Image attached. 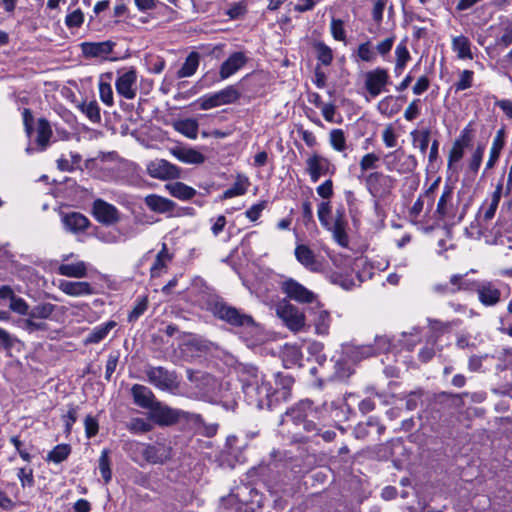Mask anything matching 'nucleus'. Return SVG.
Segmentation results:
<instances>
[{"instance_id":"f257e3e1","label":"nucleus","mask_w":512,"mask_h":512,"mask_svg":"<svg viewBox=\"0 0 512 512\" xmlns=\"http://www.w3.org/2000/svg\"><path fill=\"white\" fill-rule=\"evenodd\" d=\"M242 389L249 405L258 409L272 408L276 403L271 383L257 368L247 367L241 373Z\"/></svg>"},{"instance_id":"f03ea898","label":"nucleus","mask_w":512,"mask_h":512,"mask_svg":"<svg viewBox=\"0 0 512 512\" xmlns=\"http://www.w3.org/2000/svg\"><path fill=\"white\" fill-rule=\"evenodd\" d=\"M208 309L218 319L235 327H252L255 321L252 316L241 312L221 298H213L208 303Z\"/></svg>"},{"instance_id":"7ed1b4c3","label":"nucleus","mask_w":512,"mask_h":512,"mask_svg":"<svg viewBox=\"0 0 512 512\" xmlns=\"http://www.w3.org/2000/svg\"><path fill=\"white\" fill-rule=\"evenodd\" d=\"M317 411L313 408L312 402L308 399L301 400L295 406L286 411L282 416L281 423H292L295 426H302L303 430L307 432L317 431V426L314 422Z\"/></svg>"},{"instance_id":"20e7f679","label":"nucleus","mask_w":512,"mask_h":512,"mask_svg":"<svg viewBox=\"0 0 512 512\" xmlns=\"http://www.w3.org/2000/svg\"><path fill=\"white\" fill-rule=\"evenodd\" d=\"M275 312L291 331H300L305 325L304 313L286 299H282L276 304Z\"/></svg>"},{"instance_id":"39448f33","label":"nucleus","mask_w":512,"mask_h":512,"mask_svg":"<svg viewBox=\"0 0 512 512\" xmlns=\"http://www.w3.org/2000/svg\"><path fill=\"white\" fill-rule=\"evenodd\" d=\"M240 98V92L233 85L215 93L206 94L196 100L202 110H209L223 105L235 103Z\"/></svg>"},{"instance_id":"423d86ee","label":"nucleus","mask_w":512,"mask_h":512,"mask_svg":"<svg viewBox=\"0 0 512 512\" xmlns=\"http://www.w3.org/2000/svg\"><path fill=\"white\" fill-rule=\"evenodd\" d=\"M145 374L150 384L162 391H173L178 388V378L175 372L164 367H147Z\"/></svg>"},{"instance_id":"0eeeda50","label":"nucleus","mask_w":512,"mask_h":512,"mask_svg":"<svg viewBox=\"0 0 512 512\" xmlns=\"http://www.w3.org/2000/svg\"><path fill=\"white\" fill-rule=\"evenodd\" d=\"M281 291L291 300L301 304L313 303L317 296L293 278H286L280 283Z\"/></svg>"},{"instance_id":"6e6552de","label":"nucleus","mask_w":512,"mask_h":512,"mask_svg":"<svg viewBox=\"0 0 512 512\" xmlns=\"http://www.w3.org/2000/svg\"><path fill=\"white\" fill-rule=\"evenodd\" d=\"M137 72L136 69L130 67L127 70L118 71L115 81V88L119 96L132 100L137 95Z\"/></svg>"},{"instance_id":"1a4fd4ad","label":"nucleus","mask_w":512,"mask_h":512,"mask_svg":"<svg viewBox=\"0 0 512 512\" xmlns=\"http://www.w3.org/2000/svg\"><path fill=\"white\" fill-rule=\"evenodd\" d=\"M92 215L103 225H114L121 220V213L118 208L101 198L93 201Z\"/></svg>"},{"instance_id":"9d476101","label":"nucleus","mask_w":512,"mask_h":512,"mask_svg":"<svg viewBox=\"0 0 512 512\" xmlns=\"http://www.w3.org/2000/svg\"><path fill=\"white\" fill-rule=\"evenodd\" d=\"M181 415L182 411L156 401L149 410L148 418L159 426H170L175 424Z\"/></svg>"},{"instance_id":"9b49d317","label":"nucleus","mask_w":512,"mask_h":512,"mask_svg":"<svg viewBox=\"0 0 512 512\" xmlns=\"http://www.w3.org/2000/svg\"><path fill=\"white\" fill-rule=\"evenodd\" d=\"M364 78L365 89L372 98L384 91L390 79L388 71L381 67L366 72Z\"/></svg>"},{"instance_id":"f8f14e48","label":"nucleus","mask_w":512,"mask_h":512,"mask_svg":"<svg viewBox=\"0 0 512 512\" xmlns=\"http://www.w3.org/2000/svg\"><path fill=\"white\" fill-rule=\"evenodd\" d=\"M146 170L149 176L159 180L176 179L180 175L179 168L164 159L150 161Z\"/></svg>"},{"instance_id":"ddd939ff","label":"nucleus","mask_w":512,"mask_h":512,"mask_svg":"<svg viewBox=\"0 0 512 512\" xmlns=\"http://www.w3.org/2000/svg\"><path fill=\"white\" fill-rule=\"evenodd\" d=\"M365 185L373 197H383L392 187V178L382 172H372L365 177Z\"/></svg>"},{"instance_id":"4468645a","label":"nucleus","mask_w":512,"mask_h":512,"mask_svg":"<svg viewBox=\"0 0 512 512\" xmlns=\"http://www.w3.org/2000/svg\"><path fill=\"white\" fill-rule=\"evenodd\" d=\"M82 54L86 58L106 59L113 51L115 42L107 40L102 42H83L80 45Z\"/></svg>"},{"instance_id":"2eb2a0df","label":"nucleus","mask_w":512,"mask_h":512,"mask_svg":"<svg viewBox=\"0 0 512 512\" xmlns=\"http://www.w3.org/2000/svg\"><path fill=\"white\" fill-rule=\"evenodd\" d=\"M330 161L318 154H314L306 160V170L313 183H316L319 178L330 172Z\"/></svg>"},{"instance_id":"dca6fc26","label":"nucleus","mask_w":512,"mask_h":512,"mask_svg":"<svg viewBox=\"0 0 512 512\" xmlns=\"http://www.w3.org/2000/svg\"><path fill=\"white\" fill-rule=\"evenodd\" d=\"M247 60L243 52L238 51L232 53L220 66V78L225 80L231 77L246 64Z\"/></svg>"},{"instance_id":"f3484780","label":"nucleus","mask_w":512,"mask_h":512,"mask_svg":"<svg viewBox=\"0 0 512 512\" xmlns=\"http://www.w3.org/2000/svg\"><path fill=\"white\" fill-rule=\"evenodd\" d=\"M142 455L152 464H163L171 458V449L163 444L144 445Z\"/></svg>"},{"instance_id":"a211bd4d","label":"nucleus","mask_w":512,"mask_h":512,"mask_svg":"<svg viewBox=\"0 0 512 512\" xmlns=\"http://www.w3.org/2000/svg\"><path fill=\"white\" fill-rule=\"evenodd\" d=\"M453 187L449 184H445L442 190V194L438 200L435 215L438 219L443 220L447 217L454 216L453 208Z\"/></svg>"},{"instance_id":"6ab92c4d","label":"nucleus","mask_w":512,"mask_h":512,"mask_svg":"<svg viewBox=\"0 0 512 512\" xmlns=\"http://www.w3.org/2000/svg\"><path fill=\"white\" fill-rule=\"evenodd\" d=\"M58 287L63 293L73 297L87 296L94 293L91 284L85 281L60 280Z\"/></svg>"},{"instance_id":"aec40b11","label":"nucleus","mask_w":512,"mask_h":512,"mask_svg":"<svg viewBox=\"0 0 512 512\" xmlns=\"http://www.w3.org/2000/svg\"><path fill=\"white\" fill-rule=\"evenodd\" d=\"M439 182L440 178L436 179L423 194L419 195L409 211L411 217L417 218L422 212L425 203H427L429 210L432 208L434 192L437 189Z\"/></svg>"},{"instance_id":"412c9836","label":"nucleus","mask_w":512,"mask_h":512,"mask_svg":"<svg viewBox=\"0 0 512 512\" xmlns=\"http://www.w3.org/2000/svg\"><path fill=\"white\" fill-rule=\"evenodd\" d=\"M479 301L485 306L496 305L500 301L501 292L492 283L485 282L477 287Z\"/></svg>"},{"instance_id":"4be33fe9","label":"nucleus","mask_w":512,"mask_h":512,"mask_svg":"<svg viewBox=\"0 0 512 512\" xmlns=\"http://www.w3.org/2000/svg\"><path fill=\"white\" fill-rule=\"evenodd\" d=\"M131 393L135 404L148 410H150L157 401L153 392L148 387L140 384L133 385Z\"/></svg>"},{"instance_id":"5701e85b","label":"nucleus","mask_w":512,"mask_h":512,"mask_svg":"<svg viewBox=\"0 0 512 512\" xmlns=\"http://www.w3.org/2000/svg\"><path fill=\"white\" fill-rule=\"evenodd\" d=\"M62 223L67 231L78 233L87 229L89 220L79 212H71L62 216Z\"/></svg>"},{"instance_id":"b1692460","label":"nucleus","mask_w":512,"mask_h":512,"mask_svg":"<svg viewBox=\"0 0 512 512\" xmlns=\"http://www.w3.org/2000/svg\"><path fill=\"white\" fill-rule=\"evenodd\" d=\"M146 206L156 213H167L173 211L175 203L168 198L156 194L147 195L144 198Z\"/></svg>"},{"instance_id":"393cba45","label":"nucleus","mask_w":512,"mask_h":512,"mask_svg":"<svg viewBox=\"0 0 512 512\" xmlns=\"http://www.w3.org/2000/svg\"><path fill=\"white\" fill-rule=\"evenodd\" d=\"M171 153L179 161L186 164H202L205 161V156L193 148L178 147L172 149Z\"/></svg>"},{"instance_id":"a878e982","label":"nucleus","mask_w":512,"mask_h":512,"mask_svg":"<svg viewBox=\"0 0 512 512\" xmlns=\"http://www.w3.org/2000/svg\"><path fill=\"white\" fill-rule=\"evenodd\" d=\"M36 143L40 151H45L53 135L51 125L45 118H39L36 127Z\"/></svg>"},{"instance_id":"bb28decb","label":"nucleus","mask_w":512,"mask_h":512,"mask_svg":"<svg viewBox=\"0 0 512 512\" xmlns=\"http://www.w3.org/2000/svg\"><path fill=\"white\" fill-rule=\"evenodd\" d=\"M404 156L403 152L394 151L390 152L386 155V159L388 160L386 165L389 170H396L399 173H407L413 171L417 166L416 158L413 155L406 156V167L398 168L394 163L395 160H400V158Z\"/></svg>"},{"instance_id":"cd10ccee","label":"nucleus","mask_w":512,"mask_h":512,"mask_svg":"<svg viewBox=\"0 0 512 512\" xmlns=\"http://www.w3.org/2000/svg\"><path fill=\"white\" fill-rule=\"evenodd\" d=\"M295 257L299 263L310 271L317 270V262L314 252L304 244L296 246L294 251Z\"/></svg>"},{"instance_id":"c85d7f7f","label":"nucleus","mask_w":512,"mask_h":512,"mask_svg":"<svg viewBox=\"0 0 512 512\" xmlns=\"http://www.w3.org/2000/svg\"><path fill=\"white\" fill-rule=\"evenodd\" d=\"M59 275L71 278H83L87 275V264L84 261L61 264L57 268Z\"/></svg>"},{"instance_id":"c756f323","label":"nucleus","mask_w":512,"mask_h":512,"mask_svg":"<svg viewBox=\"0 0 512 512\" xmlns=\"http://www.w3.org/2000/svg\"><path fill=\"white\" fill-rule=\"evenodd\" d=\"M172 260V255L169 253L167 245L162 244L161 250L158 252L154 264L150 269L151 277H159L167 268V264Z\"/></svg>"},{"instance_id":"7c9ffc66","label":"nucleus","mask_w":512,"mask_h":512,"mask_svg":"<svg viewBox=\"0 0 512 512\" xmlns=\"http://www.w3.org/2000/svg\"><path fill=\"white\" fill-rule=\"evenodd\" d=\"M504 145H505L504 131L502 129H500L497 131L495 137L493 138L492 146H491L490 152H489V159L486 163V170L494 167V165L498 161V158L500 156V153H501Z\"/></svg>"},{"instance_id":"2f4dec72","label":"nucleus","mask_w":512,"mask_h":512,"mask_svg":"<svg viewBox=\"0 0 512 512\" xmlns=\"http://www.w3.org/2000/svg\"><path fill=\"white\" fill-rule=\"evenodd\" d=\"M452 50L459 59H473L470 40L463 36H456L452 39Z\"/></svg>"},{"instance_id":"473e14b6","label":"nucleus","mask_w":512,"mask_h":512,"mask_svg":"<svg viewBox=\"0 0 512 512\" xmlns=\"http://www.w3.org/2000/svg\"><path fill=\"white\" fill-rule=\"evenodd\" d=\"M116 326L115 321H108L104 324L96 326L85 338V344H97L102 341L108 333Z\"/></svg>"},{"instance_id":"72a5a7b5","label":"nucleus","mask_w":512,"mask_h":512,"mask_svg":"<svg viewBox=\"0 0 512 512\" xmlns=\"http://www.w3.org/2000/svg\"><path fill=\"white\" fill-rule=\"evenodd\" d=\"M198 127H199V125H198L197 120L192 119V118L181 119L174 123L175 130L190 139L197 138Z\"/></svg>"},{"instance_id":"f704fd0d","label":"nucleus","mask_w":512,"mask_h":512,"mask_svg":"<svg viewBox=\"0 0 512 512\" xmlns=\"http://www.w3.org/2000/svg\"><path fill=\"white\" fill-rule=\"evenodd\" d=\"M430 130L429 129H423L418 130L414 129L410 132V137L412 140V145L415 148H418L420 153L425 155L429 146L430 142Z\"/></svg>"},{"instance_id":"c9c22d12","label":"nucleus","mask_w":512,"mask_h":512,"mask_svg":"<svg viewBox=\"0 0 512 512\" xmlns=\"http://www.w3.org/2000/svg\"><path fill=\"white\" fill-rule=\"evenodd\" d=\"M166 188L170 194L180 200H189L195 196L196 190L182 182L167 184Z\"/></svg>"},{"instance_id":"e433bc0d","label":"nucleus","mask_w":512,"mask_h":512,"mask_svg":"<svg viewBox=\"0 0 512 512\" xmlns=\"http://www.w3.org/2000/svg\"><path fill=\"white\" fill-rule=\"evenodd\" d=\"M389 347V341L384 336H376L375 337V347L371 345H363L360 347H357V352L362 357H370L373 356L381 351L386 350Z\"/></svg>"},{"instance_id":"4c0bfd02","label":"nucleus","mask_w":512,"mask_h":512,"mask_svg":"<svg viewBox=\"0 0 512 512\" xmlns=\"http://www.w3.org/2000/svg\"><path fill=\"white\" fill-rule=\"evenodd\" d=\"M199 54L191 52L185 59L182 67L178 70L177 76L179 78L191 77L197 71L199 66Z\"/></svg>"},{"instance_id":"58836bf2","label":"nucleus","mask_w":512,"mask_h":512,"mask_svg":"<svg viewBox=\"0 0 512 512\" xmlns=\"http://www.w3.org/2000/svg\"><path fill=\"white\" fill-rule=\"evenodd\" d=\"M277 382L281 385V388L273 389L275 401L278 402L280 399L286 400L294 381L290 376L277 374Z\"/></svg>"},{"instance_id":"ea45409f","label":"nucleus","mask_w":512,"mask_h":512,"mask_svg":"<svg viewBox=\"0 0 512 512\" xmlns=\"http://www.w3.org/2000/svg\"><path fill=\"white\" fill-rule=\"evenodd\" d=\"M331 317L328 311L320 310L314 320L315 331L318 335L326 336L329 334Z\"/></svg>"},{"instance_id":"a19ab883","label":"nucleus","mask_w":512,"mask_h":512,"mask_svg":"<svg viewBox=\"0 0 512 512\" xmlns=\"http://www.w3.org/2000/svg\"><path fill=\"white\" fill-rule=\"evenodd\" d=\"M395 56V72L401 73L402 70L405 68L407 62L410 60V53L408 51L406 41L403 40L397 45L395 49Z\"/></svg>"},{"instance_id":"79ce46f5","label":"nucleus","mask_w":512,"mask_h":512,"mask_svg":"<svg viewBox=\"0 0 512 512\" xmlns=\"http://www.w3.org/2000/svg\"><path fill=\"white\" fill-rule=\"evenodd\" d=\"M502 194V184H498L495 191L492 193L490 202L484 211L483 218L485 221H490L497 210Z\"/></svg>"},{"instance_id":"37998d69","label":"nucleus","mask_w":512,"mask_h":512,"mask_svg":"<svg viewBox=\"0 0 512 512\" xmlns=\"http://www.w3.org/2000/svg\"><path fill=\"white\" fill-rule=\"evenodd\" d=\"M55 310V305L52 303H41L30 309L29 315L32 318L46 320L49 319Z\"/></svg>"},{"instance_id":"c03bdc74","label":"nucleus","mask_w":512,"mask_h":512,"mask_svg":"<svg viewBox=\"0 0 512 512\" xmlns=\"http://www.w3.org/2000/svg\"><path fill=\"white\" fill-rule=\"evenodd\" d=\"M79 109L87 116V118L93 122L98 123L101 120L100 107L98 103L93 100L84 102L79 105Z\"/></svg>"},{"instance_id":"a18cd8bd","label":"nucleus","mask_w":512,"mask_h":512,"mask_svg":"<svg viewBox=\"0 0 512 512\" xmlns=\"http://www.w3.org/2000/svg\"><path fill=\"white\" fill-rule=\"evenodd\" d=\"M248 179L247 178H238L237 181L233 184V186L223 193L224 199H230L236 196L244 195L247 191L248 187Z\"/></svg>"},{"instance_id":"49530a36","label":"nucleus","mask_w":512,"mask_h":512,"mask_svg":"<svg viewBox=\"0 0 512 512\" xmlns=\"http://www.w3.org/2000/svg\"><path fill=\"white\" fill-rule=\"evenodd\" d=\"M71 448L67 444H59L47 455V460L54 463H61L70 454Z\"/></svg>"},{"instance_id":"de8ad7c7","label":"nucleus","mask_w":512,"mask_h":512,"mask_svg":"<svg viewBox=\"0 0 512 512\" xmlns=\"http://www.w3.org/2000/svg\"><path fill=\"white\" fill-rule=\"evenodd\" d=\"M99 470L105 483H108L112 478V471L110 468L109 451L103 449L99 457Z\"/></svg>"},{"instance_id":"09e8293b","label":"nucleus","mask_w":512,"mask_h":512,"mask_svg":"<svg viewBox=\"0 0 512 512\" xmlns=\"http://www.w3.org/2000/svg\"><path fill=\"white\" fill-rule=\"evenodd\" d=\"M315 49L317 52V59L321 64L328 66L332 63L333 52L328 45L323 42H317L315 44Z\"/></svg>"},{"instance_id":"8fccbe9b","label":"nucleus","mask_w":512,"mask_h":512,"mask_svg":"<svg viewBox=\"0 0 512 512\" xmlns=\"http://www.w3.org/2000/svg\"><path fill=\"white\" fill-rule=\"evenodd\" d=\"M329 141L333 149L342 152L346 149V137L341 129H333L329 135Z\"/></svg>"},{"instance_id":"3c124183","label":"nucleus","mask_w":512,"mask_h":512,"mask_svg":"<svg viewBox=\"0 0 512 512\" xmlns=\"http://www.w3.org/2000/svg\"><path fill=\"white\" fill-rule=\"evenodd\" d=\"M332 234L334 240L341 245L342 247H346L348 245V236L346 233V224L333 223L331 224V229H329Z\"/></svg>"},{"instance_id":"603ef678","label":"nucleus","mask_w":512,"mask_h":512,"mask_svg":"<svg viewBox=\"0 0 512 512\" xmlns=\"http://www.w3.org/2000/svg\"><path fill=\"white\" fill-rule=\"evenodd\" d=\"M356 54L357 57L363 62H373L376 58V54L370 41L361 43L357 48Z\"/></svg>"},{"instance_id":"864d4df0","label":"nucleus","mask_w":512,"mask_h":512,"mask_svg":"<svg viewBox=\"0 0 512 512\" xmlns=\"http://www.w3.org/2000/svg\"><path fill=\"white\" fill-rule=\"evenodd\" d=\"M18 325L28 333L45 330L46 328V325L43 322H39L37 319L32 318L31 316H28L26 319L19 320Z\"/></svg>"},{"instance_id":"5fc2aeb1","label":"nucleus","mask_w":512,"mask_h":512,"mask_svg":"<svg viewBox=\"0 0 512 512\" xmlns=\"http://www.w3.org/2000/svg\"><path fill=\"white\" fill-rule=\"evenodd\" d=\"M9 308L19 315H29L30 312L28 303L23 298L16 295L12 297Z\"/></svg>"},{"instance_id":"6e6d98bb","label":"nucleus","mask_w":512,"mask_h":512,"mask_svg":"<svg viewBox=\"0 0 512 512\" xmlns=\"http://www.w3.org/2000/svg\"><path fill=\"white\" fill-rule=\"evenodd\" d=\"M398 135L392 124H388L382 131V140L387 148H394L397 146Z\"/></svg>"},{"instance_id":"4d7b16f0","label":"nucleus","mask_w":512,"mask_h":512,"mask_svg":"<svg viewBox=\"0 0 512 512\" xmlns=\"http://www.w3.org/2000/svg\"><path fill=\"white\" fill-rule=\"evenodd\" d=\"M330 30L333 38L337 41H346V32L344 22L341 19L333 18L330 24Z\"/></svg>"},{"instance_id":"13d9d810","label":"nucleus","mask_w":512,"mask_h":512,"mask_svg":"<svg viewBox=\"0 0 512 512\" xmlns=\"http://www.w3.org/2000/svg\"><path fill=\"white\" fill-rule=\"evenodd\" d=\"M99 97L101 101L111 107L114 104L113 90L109 83L100 82L99 83Z\"/></svg>"},{"instance_id":"bf43d9fd","label":"nucleus","mask_w":512,"mask_h":512,"mask_svg":"<svg viewBox=\"0 0 512 512\" xmlns=\"http://www.w3.org/2000/svg\"><path fill=\"white\" fill-rule=\"evenodd\" d=\"M474 72L471 70H463L459 75V80L455 83L456 91H463L472 86Z\"/></svg>"},{"instance_id":"052dcab7","label":"nucleus","mask_w":512,"mask_h":512,"mask_svg":"<svg viewBox=\"0 0 512 512\" xmlns=\"http://www.w3.org/2000/svg\"><path fill=\"white\" fill-rule=\"evenodd\" d=\"M318 218L323 227L331 229V223L329 222V216L331 214V206L329 202H321L318 205Z\"/></svg>"},{"instance_id":"680f3d73","label":"nucleus","mask_w":512,"mask_h":512,"mask_svg":"<svg viewBox=\"0 0 512 512\" xmlns=\"http://www.w3.org/2000/svg\"><path fill=\"white\" fill-rule=\"evenodd\" d=\"M84 22V14L80 9L67 14L65 24L68 28H79Z\"/></svg>"},{"instance_id":"e2e57ef3","label":"nucleus","mask_w":512,"mask_h":512,"mask_svg":"<svg viewBox=\"0 0 512 512\" xmlns=\"http://www.w3.org/2000/svg\"><path fill=\"white\" fill-rule=\"evenodd\" d=\"M485 151V146L483 144H479L475 151L472 154L469 168L472 172H477L480 168V165L482 163L483 155Z\"/></svg>"},{"instance_id":"0e129e2a","label":"nucleus","mask_w":512,"mask_h":512,"mask_svg":"<svg viewBox=\"0 0 512 512\" xmlns=\"http://www.w3.org/2000/svg\"><path fill=\"white\" fill-rule=\"evenodd\" d=\"M428 324L430 329L435 333H444L448 331L453 325H457L456 321L442 322L436 319H429Z\"/></svg>"},{"instance_id":"69168bd1","label":"nucleus","mask_w":512,"mask_h":512,"mask_svg":"<svg viewBox=\"0 0 512 512\" xmlns=\"http://www.w3.org/2000/svg\"><path fill=\"white\" fill-rule=\"evenodd\" d=\"M379 157L374 153L365 154L360 160V169L364 172L376 168Z\"/></svg>"},{"instance_id":"338daca9","label":"nucleus","mask_w":512,"mask_h":512,"mask_svg":"<svg viewBox=\"0 0 512 512\" xmlns=\"http://www.w3.org/2000/svg\"><path fill=\"white\" fill-rule=\"evenodd\" d=\"M267 202L261 201L259 203H256L252 205L247 211H246V217L250 221H256L261 216L262 211L266 208Z\"/></svg>"},{"instance_id":"774afa93","label":"nucleus","mask_w":512,"mask_h":512,"mask_svg":"<svg viewBox=\"0 0 512 512\" xmlns=\"http://www.w3.org/2000/svg\"><path fill=\"white\" fill-rule=\"evenodd\" d=\"M420 99H414L410 102V104L407 106V108L404 111V118L407 121H413L416 119L420 114Z\"/></svg>"}]
</instances>
